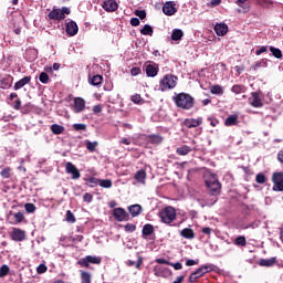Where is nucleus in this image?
Masks as SVG:
<instances>
[{"mask_svg": "<svg viewBox=\"0 0 283 283\" xmlns=\"http://www.w3.org/2000/svg\"><path fill=\"white\" fill-rule=\"evenodd\" d=\"M205 180H206V186L208 187L209 191H211L213 196H216L217 193H220L221 186L216 175H213L212 172H208L205 176Z\"/></svg>", "mask_w": 283, "mask_h": 283, "instance_id": "1", "label": "nucleus"}, {"mask_svg": "<svg viewBox=\"0 0 283 283\" xmlns=\"http://www.w3.org/2000/svg\"><path fill=\"white\" fill-rule=\"evenodd\" d=\"M175 103L181 109H191L193 107V97L187 93H180L175 97Z\"/></svg>", "mask_w": 283, "mask_h": 283, "instance_id": "2", "label": "nucleus"}, {"mask_svg": "<svg viewBox=\"0 0 283 283\" xmlns=\"http://www.w3.org/2000/svg\"><path fill=\"white\" fill-rule=\"evenodd\" d=\"M176 85H178V77L172 74H167L159 81V90H161V92L174 90Z\"/></svg>", "mask_w": 283, "mask_h": 283, "instance_id": "3", "label": "nucleus"}, {"mask_svg": "<svg viewBox=\"0 0 283 283\" xmlns=\"http://www.w3.org/2000/svg\"><path fill=\"white\" fill-rule=\"evenodd\" d=\"M159 218L164 224H171L176 220V208L168 206L159 212Z\"/></svg>", "mask_w": 283, "mask_h": 283, "instance_id": "4", "label": "nucleus"}, {"mask_svg": "<svg viewBox=\"0 0 283 283\" xmlns=\"http://www.w3.org/2000/svg\"><path fill=\"white\" fill-rule=\"evenodd\" d=\"M7 220H8L9 224H21V222H23V220H25V217L23 216V212H21V211H19V212L9 211V213L7 214Z\"/></svg>", "mask_w": 283, "mask_h": 283, "instance_id": "5", "label": "nucleus"}, {"mask_svg": "<svg viewBox=\"0 0 283 283\" xmlns=\"http://www.w3.org/2000/svg\"><path fill=\"white\" fill-rule=\"evenodd\" d=\"M77 264H80V266H84L85 269H88L90 264H101V258L94 256V255H87L78 260Z\"/></svg>", "mask_w": 283, "mask_h": 283, "instance_id": "6", "label": "nucleus"}, {"mask_svg": "<svg viewBox=\"0 0 283 283\" xmlns=\"http://www.w3.org/2000/svg\"><path fill=\"white\" fill-rule=\"evenodd\" d=\"M10 238L13 240V242H23V240L27 238V234L25 231L20 228H12Z\"/></svg>", "mask_w": 283, "mask_h": 283, "instance_id": "7", "label": "nucleus"}, {"mask_svg": "<svg viewBox=\"0 0 283 283\" xmlns=\"http://www.w3.org/2000/svg\"><path fill=\"white\" fill-rule=\"evenodd\" d=\"M65 171L72 176V180H78V178H81V171H78V168H76L72 161L65 164Z\"/></svg>", "mask_w": 283, "mask_h": 283, "instance_id": "8", "label": "nucleus"}, {"mask_svg": "<svg viewBox=\"0 0 283 283\" xmlns=\"http://www.w3.org/2000/svg\"><path fill=\"white\" fill-rule=\"evenodd\" d=\"M153 271L156 277H171V270H169V268H165L163 265H155Z\"/></svg>", "mask_w": 283, "mask_h": 283, "instance_id": "9", "label": "nucleus"}, {"mask_svg": "<svg viewBox=\"0 0 283 283\" xmlns=\"http://www.w3.org/2000/svg\"><path fill=\"white\" fill-rule=\"evenodd\" d=\"M65 30L69 36H76V34H78V24H76L75 21L71 20L66 22Z\"/></svg>", "mask_w": 283, "mask_h": 283, "instance_id": "10", "label": "nucleus"}, {"mask_svg": "<svg viewBox=\"0 0 283 283\" xmlns=\"http://www.w3.org/2000/svg\"><path fill=\"white\" fill-rule=\"evenodd\" d=\"M113 216L117 222H125L127 220V211L123 208H115L113 210Z\"/></svg>", "mask_w": 283, "mask_h": 283, "instance_id": "11", "label": "nucleus"}, {"mask_svg": "<svg viewBox=\"0 0 283 283\" xmlns=\"http://www.w3.org/2000/svg\"><path fill=\"white\" fill-rule=\"evenodd\" d=\"M102 8L105 12H116V10H118V2H116V0H105Z\"/></svg>", "mask_w": 283, "mask_h": 283, "instance_id": "12", "label": "nucleus"}, {"mask_svg": "<svg viewBox=\"0 0 283 283\" xmlns=\"http://www.w3.org/2000/svg\"><path fill=\"white\" fill-rule=\"evenodd\" d=\"M85 111V99L81 97H75L74 98V104H73V112L75 114H81V112Z\"/></svg>", "mask_w": 283, "mask_h": 283, "instance_id": "13", "label": "nucleus"}, {"mask_svg": "<svg viewBox=\"0 0 283 283\" xmlns=\"http://www.w3.org/2000/svg\"><path fill=\"white\" fill-rule=\"evenodd\" d=\"M163 12L167 17H174L175 12H178V9H176V3L168 1L163 7Z\"/></svg>", "mask_w": 283, "mask_h": 283, "instance_id": "14", "label": "nucleus"}, {"mask_svg": "<svg viewBox=\"0 0 283 283\" xmlns=\"http://www.w3.org/2000/svg\"><path fill=\"white\" fill-rule=\"evenodd\" d=\"M250 105L252 107H262L264 105V103L262 102V96H260V93L253 92L251 94Z\"/></svg>", "mask_w": 283, "mask_h": 283, "instance_id": "15", "label": "nucleus"}, {"mask_svg": "<svg viewBox=\"0 0 283 283\" xmlns=\"http://www.w3.org/2000/svg\"><path fill=\"white\" fill-rule=\"evenodd\" d=\"M158 64L154 62L146 64V74L151 78H154V76H158Z\"/></svg>", "mask_w": 283, "mask_h": 283, "instance_id": "16", "label": "nucleus"}, {"mask_svg": "<svg viewBox=\"0 0 283 283\" xmlns=\"http://www.w3.org/2000/svg\"><path fill=\"white\" fill-rule=\"evenodd\" d=\"M184 125L188 127V129H191L192 127H200L202 125V117L199 118H186L184 122Z\"/></svg>", "mask_w": 283, "mask_h": 283, "instance_id": "17", "label": "nucleus"}, {"mask_svg": "<svg viewBox=\"0 0 283 283\" xmlns=\"http://www.w3.org/2000/svg\"><path fill=\"white\" fill-rule=\"evenodd\" d=\"M214 32L217 34V36H224L227 35V32H229V27L226 23H217L214 25Z\"/></svg>", "mask_w": 283, "mask_h": 283, "instance_id": "18", "label": "nucleus"}, {"mask_svg": "<svg viewBox=\"0 0 283 283\" xmlns=\"http://www.w3.org/2000/svg\"><path fill=\"white\" fill-rule=\"evenodd\" d=\"M49 19H51L52 21H63V19H65V15L61 11V9H53L49 13Z\"/></svg>", "mask_w": 283, "mask_h": 283, "instance_id": "19", "label": "nucleus"}, {"mask_svg": "<svg viewBox=\"0 0 283 283\" xmlns=\"http://www.w3.org/2000/svg\"><path fill=\"white\" fill-rule=\"evenodd\" d=\"M134 178L139 182V185H145V180H147V172L144 169H140L135 174Z\"/></svg>", "mask_w": 283, "mask_h": 283, "instance_id": "20", "label": "nucleus"}, {"mask_svg": "<svg viewBox=\"0 0 283 283\" xmlns=\"http://www.w3.org/2000/svg\"><path fill=\"white\" fill-rule=\"evenodd\" d=\"M181 238H185L186 240H193L196 238V233L192 229L186 228L180 231Z\"/></svg>", "mask_w": 283, "mask_h": 283, "instance_id": "21", "label": "nucleus"}, {"mask_svg": "<svg viewBox=\"0 0 283 283\" xmlns=\"http://www.w3.org/2000/svg\"><path fill=\"white\" fill-rule=\"evenodd\" d=\"M30 81H32V77L31 76H24L23 78H21L20 81H18L15 84H14V90H21V87H25V85H28L30 83Z\"/></svg>", "mask_w": 283, "mask_h": 283, "instance_id": "22", "label": "nucleus"}, {"mask_svg": "<svg viewBox=\"0 0 283 283\" xmlns=\"http://www.w3.org/2000/svg\"><path fill=\"white\" fill-rule=\"evenodd\" d=\"M128 211L133 216V218H136V216H140V212L143 211V207H140V205H133L128 207Z\"/></svg>", "mask_w": 283, "mask_h": 283, "instance_id": "23", "label": "nucleus"}, {"mask_svg": "<svg viewBox=\"0 0 283 283\" xmlns=\"http://www.w3.org/2000/svg\"><path fill=\"white\" fill-rule=\"evenodd\" d=\"M224 125L227 127H232V125H238V115H230L226 118Z\"/></svg>", "mask_w": 283, "mask_h": 283, "instance_id": "24", "label": "nucleus"}, {"mask_svg": "<svg viewBox=\"0 0 283 283\" xmlns=\"http://www.w3.org/2000/svg\"><path fill=\"white\" fill-rule=\"evenodd\" d=\"M185 36V32L180 29H174L171 33V40L172 41H180Z\"/></svg>", "mask_w": 283, "mask_h": 283, "instance_id": "25", "label": "nucleus"}, {"mask_svg": "<svg viewBox=\"0 0 283 283\" xmlns=\"http://www.w3.org/2000/svg\"><path fill=\"white\" fill-rule=\"evenodd\" d=\"M210 92L216 96H222V94H224V87H222L221 85H212L210 87Z\"/></svg>", "mask_w": 283, "mask_h": 283, "instance_id": "26", "label": "nucleus"}, {"mask_svg": "<svg viewBox=\"0 0 283 283\" xmlns=\"http://www.w3.org/2000/svg\"><path fill=\"white\" fill-rule=\"evenodd\" d=\"M140 34L144 36H153L154 35V29L149 24H145L143 29L140 30Z\"/></svg>", "mask_w": 283, "mask_h": 283, "instance_id": "27", "label": "nucleus"}, {"mask_svg": "<svg viewBox=\"0 0 283 283\" xmlns=\"http://www.w3.org/2000/svg\"><path fill=\"white\" fill-rule=\"evenodd\" d=\"M276 260L275 258L271 259H261L259 261L260 266H273L275 264Z\"/></svg>", "mask_w": 283, "mask_h": 283, "instance_id": "28", "label": "nucleus"}, {"mask_svg": "<svg viewBox=\"0 0 283 283\" xmlns=\"http://www.w3.org/2000/svg\"><path fill=\"white\" fill-rule=\"evenodd\" d=\"M90 83H91V85H94L95 87H98L103 83V76L102 75H94L90 80Z\"/></svg>", "mask_w": 283, "mask_h": 283, "instance_id": "29", "label": "nucleus"}, {"mask_svg": "<svg viewBox=\"0 0 283 283\" xmlns=\"http://www.w3.org/2000/svg\"><path fill=\"white\" fill-rule=\"evenodd\" d=\"M191 151V147L184 145L177 148V154L179 156H187Z\"/></svg>", "mask_w": 283, "mask_h": 283, "instance_id": "30", "label": "nucleus"}, {"mask_svg": "<svg viewBox=\"0 0 283 283\" xmlns=\"http://www.w3.org/2000/svg\"><path fill=\"white\" fill-rule=\"evenodd\" d=\"M82 283H92V274L83 270L80 271Z\"/></svg>", "mask_w": 283, "mask_h": 283, "instance_id": "31", "label": "nucleus"}, {"mask_svg": "<svg viewBox=\"0 0 283 283\" xmlns=\"http://www.w3.org/2000/svg\"><path fill=\"white\" fill-rule=\"evenodd\" d=\"M51 132L52 134H55V135L63 134V132H65V127L59 124H53L51 125Z\"/></svg>", "mask_w": 283, "mask_h": 283, "instance_id": "32", "label": "nucleus"}, {"mask_svg": "<svg viewBox=\"0 0 283 283\" xmlns=\"http://www.w3.org/2000/svg\"><path fill=\"white\" fill-rule=\"evenodd\" d=\"M260 67H269V64L266 60H261L259 62H255L252 66L251 70H260Z\"/></svg>", "mask_w": 283, "mask_h": 283, "instance_id": "33", "label": "nucleus"}, {"mask_svg": "<svg viewBox=\"0 0 283 283\" xmlns=\"http://www.w3.org/2000/svg\"><path fill=\"white\" fill-rule=\"evenodd\" d=\"M149 143L153 145H160L163 143V136L160 135H150L149 136Z\"/></svg>", "mask_w": 283, "mask_h": 283, "instance_id": "34", "label": "nucleus"}, {"mask_svg": "<svg viewBox=\"0 0 283 283\" xmlns=\"http://www.w3.org/2000/svg\"><path fill=\"white\" fill-rule=\"evenodd\" d=\"M209 271H211V266L209 265H203L196 270L199 277H202V275H206V273H209Z\"/></svg>", "mask_w": 283, "mask_h": 283, "instance_id": "35", "label": "nucleus"}, {"mask_svg": "<svg viewBox=\"0 0 283 283\" xmlns=\"http://www.w3.org/2000/svg\"><path fill=\"white\" fill-rule=\"evenodd\" d=\"M98 147V142H90L86 140V149L91 153L96 151V148Z\"/></svg>", "mask_w": 283, "mask_h": 283, "instance_id": "36", "label": "nucleus"}, {"mask_svg": "<svg viewBox=\"0 0 283 283\" xmlns=\"http://www.w3.org/2000/svg\"><path fill=\"white\" fill-rule=\"evenodd\" d=\"M99 187L103 189H112V180L111 179H99Z\"/></svg>", "mask_w": 283, "mask_h": 283, "instance_id": "37", "label": "nucleus"}, {"mask_svg": "<svg viewBox=\"0 0 283 283\" xmlns=\"http://www.w3.org/2000/svg\"><path fill=\"white\" fill-rule=\"evenodd\" d=\"M39 81H40V83L48 85V83H50V75H48V73H45V72H42L39 75Z\"/></svg>", "mask_w": 283, "mask_h": 283, "instance_id": "38", "label": "nucleus"}, {"mask_svg": "<svg viewBox=\"0 0 283 283\" xmlns=\"http://www.w3.org/2000/svg\"><path fill=\"white\" fill-rule=\"evenodd\" d=\"M154 233V226L145 224L143 228V235H151Z\"/></svg>", "mask_w": 283, "mask_h": 283, "instance_id": "39", "label": "nucleus"}, {"mask_svg": "<svg viewBox=\"0 0 283 283\" xmlns=\"http://www.w3.org/2000/svg\"><path fill=\"white\" fill-rule=\"evenodd\" d=\"M270 52L273 54L275 59H282V51L280 49L271 46Z\"/></svg>", "mask_w": 283, "mask_h": 283, "instance_id": "40", "label": "nucleus"}, {"mask_svg": "<svg viewBox=\"0 0 283 283\" xmlns=\"http://www.w3.org/2000/svg\"><path fill=\"white\" fill-rule=\"evenodd\" d=\"M234 244L237 247H247V238L244 237H238L235 240H234Z\"/></svg>", "mask_w": 283, "mask_h": 283, "instance_id": "41", "label": "nucleus"}, {"mask_svg": "<svg viewBox=\"0 0 283 283\" xmlns=\"http://www.w3.org/2000/svg\"><path fill=\"white\" fill-rule=\"evenodd\" d=\"M10 273V266L3 264L0 268V277H6V275H8Z\"/></svg>", "mask_w": 283, "mask_h": 283, "instance_id": "42", "label": "nucleus"}, {"mask_svg": "<svg viewBox=\"0 0 283 283\" xmlns=\"http://www.w3.org/2000/svg\"><path fill=\"white\" fill-rule=\"evenodd\" d=\"M272 180L273 182H283V172H274Z\"/></svg>", "mask_w": 283, "mask_h": 283, "instance_id": "43", "label": "nucleus"}, {"mask_svg": "<svg viewBox=\"0 0 283 283\" xmlns=\"http://www.w3.org/2000/svg\"><path fill=\"white\" fill-rule=\"evenodd\" d=\"M12 169H10V167H6L1 170L0 175L2 176V178H10V176H12Z\"/></svg>", "mask_w": 283, "mask_h": 283, "instance_id": "44", "label": "nucleus"}, {"mask_svg": "<svg viewBox=\"0 0 283 283\" xmlns=\"http://www.w3.org/2000/svg\"><path fill=\"white\" fill-rule=\"evenodd\" d=\"M66 222H76V218L74 217V213H72L70 210L66 211Z\"/></svg>", "mask_w": 283, "mask_h": 283, "instance_id": "45", "label": "nucleus"}, {"mask_svg": "<svg viewBox=\"0 0 283 283\" xmlns=\"http://www.w3.org/2000/svg\"><path fill=\"white\" fill-rule=\"evenodd\" d=\"M73 129H75V132H85V129H87V125H85V124H74Z\"/></svg>", "mask_w": 283, "mask_h": 283, "instance_id": "46", "label": "nucleus"}, {"mask_svg": "<svg viewBox=\"0 0 283 283\" xmlns=\"http://www.w3.org/2000/svg\"><path fill=\"white\" fill-rule=\"evenodd\" d=\"M24 209L28 213H34V211H36V207L34 206V203H27L24 206Z\"/></svg>", "mask_w": 283, "mask_h": 283, "instance_id": "47", "label": "nucleus"}, {"mask_svg": "<svg viewBox=\"0 0 283 283\" xmlns=\"http://www.w3.org/2000/svg\"><path fill=\"white\" fill-rule=\"evenodd\" d=\"M87 182H90V187H96V185H99L101 179L91 177L87 179Z\"/></svg>", "mask_w": 283, "mask_h": 283, "instance_id": "48", "label": "nucleus"}, {"mask_svg": "<svg viewBox=\"0 0 283 283\" xmlns=\"http://www.w3.org/2000/svg\"><path fill=\"white\" fill-rule=\"evenodd\" d=\"M231 90L234 94H242V92H244V86L233 85Z\"/></svg>", "mask_w": 283, "mask_h": 283, "instance_id": "49", "label": "nucleus"}, {"mask_svg": "<svg viewBox=\"0 0 283 283\" xmlns=\"http://www.w3.org/2000/svg\"><path fill=\"white\" fill-rule=\"evenodd\" d=\"M125 231H127L128 233H134V231H136V226L134 223H127L125 226Z\"/></svg>", "mask_w": 283, "mask_h": 283, "instance_id": "50", "label": "nucleus"}, {"mask_svg": "<svg viewBox=\"0 0 283 283\" xmlns=\"http://www.w3.org/2000/svg\"><path fill=\"white\" fill-rule=\"evenodd\" d=\"M256 182L259 185H264V182H266V177L263 174L256 175Z\"/></svg>", "mask_w": 283, "mask_h": 283, "instance_id": "51", "label": "nucleus"}, {"mask_svg": "<svg viewBox=\"0 0 283 283\" xmlns=\"http://www.w3.org/2000/svg\"><path fill=\"white\" fill-rule=\"evenodd\" d=\"M247 1L249 0H237V6H239V8H243L244 12H249V7H244V3H247Z\"/></svg>", "mask_w": 283, "mask_h": 283, "instance_id": "52", "label": "nucleus"}, {"mask_svg": "<svg viewBox=\"0 0 283 283\" xmlns=\"http://www.w3.org/2000/svg\"><path fill=\"white\" fill-rule=\"evenodd\" d=\"M132 101H133V103H136L138 105L143 102V97H140L139 94H135L132 96Z\"/></svg>", "mask_w": 283, "mask_h": 283, "instance_id": "53", "label": "nucleus"}, {"mask_svg": "<svg viewBox=\"0 0 283 283\" xmlns=\"http://www.w3.org/2000/svg\"><path fill=\"white\" fill-rule=\"evenodd\" d=\"M273 191H283V182H274Z\"/></svg>", "mask_w": 283, "mask_h": 283, "instance_id": "54", "label": "nucleus"}, {"mask_svg": "<svg viewBox=\"0 0 283 283\" xmlns=\"http://www.w3.org/2000/svg\"><path fill=\"white\" fill-rule=\"evenodd\" d=\"M200 276L198 275V272L195 271L193 273L190 274L189 276V282L193 283L196 282Z\"/></svg>", "mask_w": 283, "mask_h": 283, "instance_id": "55", "label": "nucleus"}, {"mask_svg": "<svg viewBox=\"0 0 283 283\" xmlns=\"http://www.w3.org/2000/svg\"><path fill=\"white\" fill-rule=\"evenodd\" d=\"M169 266H172L175 271H181L182 269V263L177 262V263H170Z\"/></svg>", "mask_w": 283, "mask_h": 283, "instance_id": "56", "label": "nucleus"}, {"mask_svg": "<svg viewBox=\"0 0 283 283\" xmlns=\"http://www.w3.org/2000/svg\"><path fill=\"white\" fill-rule=\"evenodd\" d=\"M83 200H84V202H92V200H93L92 193H90V192L84 193Z\"/></svg>", "mask_w": 283, "mask_h": 283, "instance_id": "57", "label": "nucleus"}, {"mask_svg": "<svg viewBox=\"0 0 283 283\" xmlns=\"http://www.w3.org/2000/svg\"><path fill=\"white\" fill-rule=\"evenodd\" d=\"M136 17H139L140 19H145L147 17V13L144 10H137L135 12Z\"/></svg>", "mask_w": 283, "mask_h": 283, "instance_id": "58", "label": "nucleus"}, {"mask_svg": "<svg viewBox=\"0 0 283 283\" xmlns=\"http://www.w3.org/2000/svg\"><path fill=\"white\" fill-rule=\"evenodd\" d=\"M155 262L157 264H167L168 266L171 264V262L167 261V259H156Z\"/></svg>", "mask_w": 283, "mask_h": 283, "instance_id": "59", "label": "nucleus"}, {"mask_svg": "<svg viewBox=\"0 0 283 283\" xmlns=\"http://www.w3.org/2000/svg\"><path fill=\"white\" fill-rule=\"evenodd\" d=\"M130 25H133L134 28L140 25V20L138 18H133L130 20Z\"/></svg>", "mask_w": 283, "mask_h": 283, "instance_id": "60", "label": "nucleus"}, {"mask_svg": "<svg viewBox=\"0 0 283 283\" xmlns=\"http://www.w3.org/2000/svg\"><path fill=\"white\" fill-rule=\"evenodd\" d=\"M36 271L38 273H45V271H48V266H45V264H40Z\"/></svg>", "mask_w": 283, "mask_h": 283, "instance_id": "61", "label": "nucleus"}, {"mask_svg": "<svg viewBox=\"0 0 283 283\" xmlns=\"http://www.w3.org/2000/svg\"><path fill=\"white\" fill-rule=\"evenodd\" d=\"M130 74H132V76H138V74H140V69L139 67H133L130 70Z\"/></svg>", "mask_w": 283, "mask_h": 283, "instance_id": "62", "label": "nucleus"}, {"mask_svg": "<svg viewBox=\"0 0 283 283\" xmlns=\"http://www.w3.org/2000/svg\"><path fill=\"white\" fill-rule=\"evenodd\" d=\"M135 266L140 270V266H143V256H138L137 262H135Z\"/></svg>", "mask_w": 283, "mask_h": 283, "instance_id": "63", "label": "nucleus"}, {"mask_svg": "<svg viewBox=\"0 0 283 283\" xmlns=\"http://www.w3.org/2000/svg\"><path fill=\"white\" fill-rule=\"evenodd\" d=\"M277 160H279V163H282V164H283V149L279 151V154H277Z\"/></svg>", "mask_w": 283, "mask_h": 283, "instance_id": "64", "label": "nucleus"}]
</instances>
